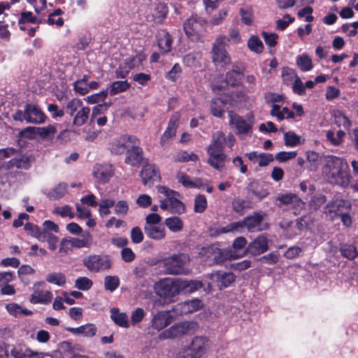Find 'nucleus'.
<instances>
[{
	"instance_id": "nucleus-28",
	"label": "nucleus",
	"mask_w": 358,
	"mask_h": 358,
	"mask_svg": "<svg viewBox=\"0 0 358 358\" xmlns=\"http://www.w3.org/2000/svg\"><path fill=\"white\" fill-rule=\"evenodd\" d=\"M156 296L154 299L155 306H164L175 301L176 297L180 292H155Z\"/></svg>"
},
{
	"instance_id": "nucleus-8",
	"label": "nucleus",
	"mask_w": 358,
	"mask_h": 358,
	"mask_svg": "<svg viewBox=\"0 0 358 358\" xmlns=\"http://www.w3.org/2000/svg\"><path fill=\"white\" fill-rule=\"evenodd\" d=\"M229 39L226 36H219L216 38L212 49L213 61L216 64L225 65L230 62V57L227 54L225 46L228 44Z\"/></svg>"
},
{
	"instance_id": "nucleus-58",
	"label": "nucleus",
	"mask_w": 358,
	"mask_h": 358,
	"mask_svg": "<svg viewBox=\"0 0 358 358\" xmlns=\"http://www.w3.org/2000/svg\"><path fill=\"white\" fill-rule=\"evenodd\" d=\"M54 211L62 217H69L70 219H73L75 217V214L73 212L71 207L68 205L62 207H57L55 208Z\"/></svg>"
},
{
	"instance_id": "nucleus-52",
	"label": "nucleus",
	"mask_w": 358,
	"mask_h": 358,
	"mask_svg": "<svg viewBox=\"0 0 358 358\" xmlns=\"http://www.w3.org/2000/svg\"><path fill=\"white\" fill-rule=\"evenodd\" d=\"M171 38L170 35L165 34L164 36L158 40V45L163 52H168L171 48Z\"/></svg>"
},
{
	"instance_id": "nucleus-50",
	"label": "nucleus",
	"mask_w": 358,
	"mask_h": 358,
	"mask_svg": "<svg viewBox=\"0 0 358 358\" xmlns=\"http://www.w3.org/2000/svg\"><path fill=\"white\" fill-rule=\"evenodd\" d=\"M51 117L55 120H59L64 116V111L60 108L57 104L50 103L47 108Z\"/></svg>"
},
{
	"instance_id": "nucleus-33",
	"label": "nucleus",
	"mask_w": 358,
	"mask_h": 358,
	"mask_svg": "<svg viewBox=\"0 0 358 358\" xmlns=\"http://www.w3.org/2000/svg\"><path fill=\"white\" fill-rule=\"evenodd\" d=\"M67 184L64 182H60L50 189L48 193V196L50 199H59L62 198L67 193Z\"/></svg>"
},
{
	"instance_id": "nucleus-36",
	"label": "nucleus",
	"mask_w": 358,
	"mask_h": 358,
	"mask_svg": "<svg viewBox=\"0 0 358 358\" xmlns=\"http://www.w3.org/2000/svg\"><path fill=\"white\" fill-rule=\"evenodd\" d=\"M29 159L24 156L15 157L10 160L6 165L8 169L13 168L27 169L29 168Z\"/></svg>"
},
{
	"instance_id": "nucleus-55",
	"label": "nucleus",
	"mask_w": 358,
	"mask_h": 358,
	"mask_svg": "<svg viewBox=\"0 0 358 358\" xmlns=\"http://www.w3.org/2000/svg\"><path fill=\"white\" fill-rule=\"evenodd\" d=\"M262 36L266 45L270 48H273L276 45L278 38V35L277 34L262 31Z\"/></svg>"
},
{
	"instance_id": "nucleus-41",
	"label": "nucleus",
	"mask_w": 358,
	"mask_h": 358,
	"mask_svg": "<svg viewBox=\"0 0 358 358\" xmlns=\"http://www.w3.org/2000/svg\"><path fill=\"white\" fill-rule=\"evenodd\" d=\"M199 159L198 156L193 152H187L185 150L179 151L173 158V161L176 162H196Z\"/></svg>"
},
{
	"instance_id": "nucleus-61",
	"label": "nucleus",
	"mask_w": 358,
	"mask_h": 358,
	"mask_svg": "<svg viewBox=\"0 0 358 358\" xmlns=\"http://www.w3.org/2000/svg\"><path fill=\"white\" fill-rule=\"evenodd\" d=\"M115 213L117 215H125L129 211V205L127 201L121 200L115 203Z\"/></svg>"
},
{
	"instance_id": "nucleus-20",
	"label": "nucleus",
	"mask_w": 358,
	"mask_h": 358,
	"mask_svg": "<svg viewBox=\"0 0 358 358\" xmlns=\"http://www.w3.org/2000/svg\"><path fill=\"white\" fill-rule=\"evenodd\" d=\"M172 321L173 317L169 311H159L151 320V327L160 331L171 324Z\"/></svg>"
},
{
	"instance_id": "nucleus-38",
	"label": "nucleus",
	"mask_w": 358,
	"mask_h": 358,
	"mask_svg": "<svg viewBox=\"0 0 358 358\" xmlns=\"http://www.w3.org/2000/svg\"><path fill=\"white\" fill-rule=\"evenodd\" d=\"M248 48L250 51L260 54L264 50V44L257 36L252 35L248 41Z\"/></svg>"
},
{
	"instance_id": "nucleus-54",
	"label": "nucleus",
	"mask_w": 358,
	"mask_h": 358,
	"mask_svg": "<svg viewBox=\"0 0 358 358\" xmlns=\"http://www.w3.org/2000/svg\"><path fill=\"white\" fill-rule=\"evenodd\" d=\"M107 95H108V90H103V91L100 92L99 93H96V94H94L87 96L85 99V100L90 104L97 103L100 101H103L106 99V97L107 96Z\"/></svg>"
},
{
	"instance_id": "nucleus-4",
	"label": "nucleus",
	"mask_w": 358,
	"mask_h": 358,
	"mask_svg": "<svg viewBox=\"0 0 358 358\" xmlns=\"http://www.w3.org/2000/svg\"><path fill=\"white\" fill-rule=\"evenodd\" d=\"M190 262L188 254L180 252L164 257L158 261L164 271L169 275H185L189 273L187 265Z\"/></svg>"
},
{
	"instance_id": "nucleus-47",
	"label": "nucleus",
	"mask_w": 358,
	"mask_h": 358,
	"mask_svg": "<svg viewBox=\"0 0 358 358\" xmlns=\"http://www.w3.org/2000/svg\"><path fill=\"white\" fill-rule=\"evenodd\" d=\"M306 158L309 164L308 169L310 171H315L320 164V157L318 153L314 151H308L306 152Z\"/></svg>"
},
{
	"instance_id": "nucleus-37",
	"label": "nucleus",
	"mask_w": 358,
	"mask_h": 358,
	"mask_svg": "<svg viewBox=\"0 0 358 358\" xmlns=\"http://www.w3.org/2000/svg\"><path fill=\"white\" fill-rule=\"evenodd\" d=\"M129 87L130 84L127 80H120L113 82L107 90L110 95H115L118 93L127 91Z\"/></svg>"
},
{
	"instance_id": "nucleus-44",
	"label": "nucleus",
	"mask_w": 358,
	"mask_h": 358,
	"mask_svg": "<svg viewBox=\"0 0 358 358\" xmlns=\"http://www.w3.org/2000/svg\"><path fill=\"white\" fill-rule=\"evenodd\" d=\"M341 255L348 259H354L358 255L356 247L352 244H343L340 247Z\"/></svg>"
},
{
	"instance_id": "nucleus-53",
	"label": "nucleus",
	"mask_w": 358,
	"mask_h": 358,
	"mask_svg": "<svg viewBox=\"0 0 358 358\" xmlns=\"http://www.w3.org/2000/svg\"><path fill=\"white\" fill-rule=\"evenodd\" d=\"M120 285V279L117 276H106L104 279L105 288L107 290L113 291L116 289Z\"/></svg>"
},
{
	"instance_id": "nucleus-56",
	"label": "nucleus",
	"mask_w": 358,
	"mask_h": 358,
	"mask_svg": "<svg viewBox=\"0 0 358 358\" xmlns=\"http://www.w3.org/2000/svg\"><path fill=\"white\" fill-rule=\"evenodd\" d=\"M145 311L142 308H137L131 314V324L135 325L140 323L145 317Z\"/></svg>"
},
{
	"instance_id": "nucleus-34",
	"label": "nucleus",
	"mask_w": 358,
	"mask_h": 358,
	"mask_svg": "<svg viewBox=\"0 0 358 358\" xmlns=\"http://www.w3.org/2000/svg\"><path fill=\"white\" fill-rule=\"evenodd\" d=\"M13 278L12 272H0V291H15L13 285H8Z\"/></svg>"
},
{
	"instance_id": "nucleus-5",
	"label": "nucleus",
	"mask_w": 358,
	"mask_h": 358,
	"mask_svg": "<svg viewBox=\"0 0 358 358\" xmlns=\"http://www.w3.org/2000/svg\"><path fill=\"white\" fill-rule=\"evenodd\" d=\"M66 110L67 114L73 117V125L77 127L84 125L87 122L91 110L90 107L84 106L83 101L78 98L68 101Z\"/></svg>"
},
{
	"instance_id": "nucleus-21",
	"label": "nucleus",
	"mask_w": 358,
	"mask_h": 358,
	"mask_svg": "<svg viewBox=\"0 0 358 358\" xmlns=\"http://www.w3.org/2000/svg\"><path fill=\"white\" fill-rule=\"evenodd\" d=\"M228 104L232 105L233 103L226 96L222 95L220 97L213 99L210 103V112L212 115L217 117H222L225 110L228 109Z\"/></svg>"
},
{
	"instance_id": "nucleus-45",
	"label": "nucleus",
	"mask_w": 358,
	"mask_h": 358,
	"mask_svg": "<svg viewBox=\"0 0 358 358\" xmlns=\"http://www.w3.org/2000/svg\"><path fill=\"white\" fill-rule=\"evenodd\" d=\"M24 230L28 234L37 238L39 241L45 238V232L42 231L37 225L31 222H27L24 225Z\"/></svg>"
},
{
	"instance_id": "nucleus-10",
	"label": "nucleus",
	"mask_w": 358,
	"mask_h": 358,
	"mask_svg": "<svg viewBox=\"0 0 358 358\" xmlns=\"http://www.w3.org/2000/svg\"><path fill=\"white\" fill-rule=\"evenodd\" d=\"M190 329V324L188 322H180L174 324L169 328L162 331L159 335V341L173 339L187 334Z\"/></svg>"
},
{
	"instance_id": "nucleus-60",
	"label": "nucleus",
	"mask_w": 358,
	"mask_h": 358,
	"mask_svg": "<svg viewBox=\"0 0 358 358\" xmlns=\"http://www.w3.org/2000/svg\"><path fill=\"white\" fill-rule=\"evenodd\" d=\"M245 227L243 225V220L241 222H232L222 229L224 233L237 231L242 232V229Z\"/></svg>"
},
{
	"instance_id": "nucleus-43",
	"label": "nucleus",
	"mask_w": 358,
	"mask_h": 358,
	"mask_svg": "<svg viewBox=\"0 0 358 358\" xmlns=\"http://www.w3.org/2000/svg\"><path fill=\"white\" fill-rule=\"evenodd\" d=\"M145 59V57L142 53H137L135 56H131L125 59L124 65L128 67L129 69H132L138 67L142 62Z\"/></svg>"
},
{
	"instance_id": "nucleus-16",
	"label": "nucleus",
	"mask_w": 358,
	"mask_h": 358,
	"mask_svg": "<svg viewBox=\"0 0 358 358\" xmlns=\"http://www.w3.org/2000/svg\"><path fill=\"white\" fill-rule=\"evenodd\" d=\"M136 136L124 135L114 139L110 144L109 149L113 154L122 155L129 149L132 143H135Z\"/></svg>"
},
{
	"instance_id": "nucleus-15",
	"label": "nucleus",
	"mask_w": 358,
	"mask_h": 358,
	"mask_svg": "<svg viewBox=\"0 0 358 358\" xmlns=\"http://www.w3.org/2000/svg\"><path fill=\"white\" fill-rule=\"evenodd\" d=\"M276 199L280 202V206L287 205L294 210V213L297 215L305 207V203L295 194H278Z\"/></svg>"
},
{
	"instance_id": "nucleus-46",
	"label": "nucleus",
	"mask_w": 358,
	"mask_h": 358,
	"mask_svg": "<svg viewBox=\"0 0 358 358\" xmlns=\"http://www.w3.org/2000/svg\"><path fill=\"white\" fill-rule=\"evenodd\" d=\"M296 64L302 71H308L313 69L312 59L305 54L296 57Z\"/></svg>"
},
{
	"instance_id": "nucleus-12",
	"label": "nucleus",
	"mask_w": 358,
	"mask_h": 358,
	"mask_svg": "<svg viewBox=\"0 0 358 358\" xmlns=\"http://www.w3.org/2000/svg\"><path fill=\"white\" fill-rule=\"evenodd\" d=\"M205 20L196 15L191 16L183 24L184 31L189 38L196 39L197 36L203 29Z\"/></svg>"
},
{
	"instance_id": "nucleus-30",
	"label": "nucleus",
	"mask_w": 358,
	"mask_h": 358,
	"mask_svg": "<svg viewBox=\"0 0 358 358\" xmlns=\"http://www.w3.org/2000/svg\"><path fill=\"white\" fill-rule=\"evenodd\" d=\"M177 179L178 182L186 187H197L200 188L204 185L203 180L200 178L192 180L189 176L182 172H179L177 174Z\"/></svg>"
},
{
	"instance_id": "nucleus-42",
	"label": "nucleus",
	"mask_w": 358,
	"mask_h": 358,
	"mask_svg": "<svg viewBox=\"0 0 358 358\" xmlns=\"http://www.w3.org/2000/svg\"><path fill=\"white\" fill-rule=\"evenodd\" d=\"M345 136V131L341 129L337 131L336 133L332 130H329L326 133L327 139L334 145L341 144Z\"/></svg>"
},
{
	"instance_id": "nucleus-62",
	"label": "nucleus",
	"mask_w": 358,
	"mask_h": 358,
	"mask_svg": "<svg viewBox=\"0 0 358 358\" xmlns=\"http://www.w3.org/2000/svg\"><path fill=\"white\" fill-rule=\"evenodd\" d=\"M294 21V18L290 17L289 15L286 14L282 19H279L276 22V28L279 30L285 29L290 23Z\"/></svg>"
},
{
	"instance_id": "nucleus-48",
	"label": "nucleus",
	"mask_w": 358,
	"mask_h": 358,
	"mask_svg": "<svg viewBox=\"0 0 358 358\" xmlns=\"http://www.w3.org/2000/svg\"><path fill=\"white\" fill-rule=\"evenodd\" d=\"M208 202L206 196L199 194L195 196L194 202V211L196 213H202L207 208Z\"/></svg>"
},
{
	"instance_id": "nucleus-26",
	"label": "nucleus",
	"mask_w": 358,
	"mask_h": 358,
	"mask_svg": "<svg viewBox=\"0 0 358 358\" xmlns=\"http://www.w3.org/2000/svg\"><path fill=\"white\" fill-rule=\"evenodd\" d=\"M145 235L152 239L159 241L166 237V229L162 224L144 227Z\"/></svg>"
},
{
	"instance_id": "nucleus-32",
	"label": "nucleus",
	"mask_w": 358,
	"mask_h": 358,
	"mask_svg": "<svg viewBox=\"0 0 358 358\" xmlns=\"http://www.w3.org/2000/svg\"><path fill=\"white\" fill-rule=\"evenodd\" d=\"M11 355L15 358H43L44 354L43 352H36L30 349H20L15 348L11 350Z\"/></svg>"
},
{
	"instance_id": "nucleus-39",
	"label": "nucleus",
	"mask_w": 358,
	"mask_h": 358,
	"mask_svg": "<svg viewBox=\"0 0 358 358\" xmlns=\"http://www.w3.org/2000/svg\"><path fill=\"white\" fill-rule=\"evenodd\" d=\"M334 122L338 127H343L345 130H348L351 127V122L342 111H335L334 113Z\"/></svg>"
},
{
	"instance_id": "nucleus-51",
	"label": "nucleus",
	"mask_w": 358,
	"mask_h": 358,
	"mask_svg": "<svg viewBox=\"0 0 358 358\" xmlns=\"http://www.w3.org/2000/svg\"><path fill=\"white\" fill-rule=\"evenodd\" d=\"M62 13L61 9L58 8L55 10L52 13H50L48 16V23L51 25H57V27H61L64 24L63 19L60 17V15Z\"/></svg>"
},
{
	"instance_id": "nucleus-2",
	"label": "nucleus",
	"mask_w": 358,
	"mask_h": 358,
	"mask_svg": "<svg viewBox=\"0 0 358 358\" xmlns=\"http://www.w3.org/2000/svg\"><path fill=\"white\" fill-rule=\"evenodd\" d=\"M235 141L236 138L231 134L226 136L221 131L213 133L211 142L206 149L208 156V164L216 170H222L227 159L223 150L224 147L226 145L231 148L234 146Z\"/></svg>"
},
{
	"instance_id": "nucleus-40",
	"label": "nucleus",
	"mask_w": 358,
	"mask_h": 358,
	"mask_svg": "<svg viewBox=\"0 0 358 358\" xmlns=\"http://www.w3.org/2000/svg\"><path fill=\"white\" fill-rule=\"evenodd\" d=\"M285 145L287 147H296L303 143L301 137L296 134L294 131H287L284 134Z\"/></svg>"
},
{
	"instance_id": "nucleus-35",
	"label": "nucleus",
	"mask_w": 358,
	"mask_h": 358,
	"mask_svg": "<svg viewBox=\"0 0 358 358\" xmlns=\"http://www.w3.org/2000/svg\"><path fill=\"white\" fill-rule=\"evenodd\" d=\"M164 224L171 231L173 232H178L183 228L182 220L176 216L166 218L164 220Z\"/></svg>"
},
{
	"instance_id": "nucleus-19",
	"label": "nucleus",
	"mask_w": 358,
	"mask_h": 358,
	"mask_svg": "<svg viewBox=\"0 0 358 358\" xmlns=\"http://www.w3.org/2000/svg\"><path fill=\"white\" fill-rule=\"evenodd\" d=\"M143 159V150L139 147V140L136 137V142L132 143L127 150L125 162L135 166L141 164Z\"/></svg>"
},
{
	"instance_id": "nucleus-13",
	"label": "nucleus",
	"mask_w": 358,
	"mask_h": 358,
	"mask_svg": "<svg viewBox=\"0 0 358 358\" xmlns=\"http://www.w3.org/2000/svg\"><path fill=\"white\" fill-rule=\"evenodd\" d=\"M247 245V240L243 236H240L236 238L233 242V249L234 250V254L232 252L227 250H220L218 251V255L220 256V257H215V259L217 262H222L223 259H236L242 257L243 254L245 253L246 250L242 254H236V252H238L240 250L244 249Z\"/></svg>"
},
{
	"instance_id": "nucleus-57",
	"label": "nucleus",
	"mask_w": 358,
	"mask_h": 358,
	"mask_svg": "<svg viewBox=\"0 0 358 358\" xmlns=\"http://www.w3.org/2000/svg\"><path fill=\"white\" fill-rule=\"evenodd\" d=\"M283 82L287 85H290L297 78L295 71L290 69H284L282 72Z\"/></svg>"
},
{
	"instance_id": "nucleus-9",
	"label": "nucleus",
	"mask_w": 358,
	"mask_h": 358,
	"mask_svg": "<svg viewBox=\"0 0 358 358\" xmlns=\"http://www.w3.org/2000/svg\"><path fill=\"white\" fill-rule=\"evenodd\" d=\"M83 262L91 272L97 273L111 267V260L106 255H89L83 259Z\"/></svg>"
},
{
	"instance_id": "nucleus-27",
	"label": "nucleus",
	"mask_w": 358,
	"mask_h": 358,
	"mask_svg": "<svg viewBox=\"0 0 358 358\" xmlns=\"http://www.w3.org/2000/svg\"><path fill=\"white\" fill-rule=\"evenodd\" d=\"M262 216L259 213H254L253 215L248 216L243 220V225L248 229L249 231H259L262 230Z\"/></svg>"
},
{
	"instance_id": "nucleus-25",
	"label": "nucleus",
	"mask_w": 358,
	"mask_h": 358,
	"mask_svg": "<svg viewBox=\"0 0 358 358\" xmlns=\"http://www.w3.org/2000/svg\"><path fill=\"white\" fill-rule=\"evenodd\" d=\"M27 122L31 123H41L45 120L44 113L35 105L26 104Z\"/></svg>"
},
{
	"instance_id": "nucleus-17",
	"label": "nucleus",
	"mask_w": 358,
	"mask_h": 358,
	"mask_svg": "<svg viewBox=\"0 0 358 358\" xmlns=\"http://www.w3.org/2000/svg\"><path fill=\"white\" fill-rule=\"evenodd\" d=\"M92 173L96 182L104 184L113 176L114 169L110 164H96Z\"/></svg>"
},
{
	"instance_id": "nucleus-31",
	"label": "nucleus",
	"mask_w": 358,
	"mask_h": 358,
	"mask_svg": "<svg viewBox=\"0 0 358 358\" xmlns=\"http://www.w3.org/2000/svg\"><path fill=\"white\" fill-rule=\"evenodd\" d=\"M112 320L119 327L128 328V316L125 313H120L118 308H113L110 310Z\"/></svg>"
},
{
	"instance_id": "nucleus-14",
	"label": "nucleus",
	"mask_w": 358,
	"mask_h": 358,
	"mask_svg": "<svg viewBox=\"0 0 358 358\" xmlns=\"http://www.w3.org/2000/svg\"><path fill=\"white\" fill-rule=\"evenodd\" d=\"M92 242V237L89 232H85L83 234V238H63L61 241L59 251L62 252L65 248H88L90 246Z\"/></svg>"
},
{
	"instance_id": "nucleus-59",
	"label": "nucleus",
	"mask_w": 358,
	"mask_h": 358,
	"mask_svg": "<svg viewBox=\"0 0 358 358\" xmlns=\"http://www.w3.org/2000/svg\"><path fill=\"white\" fill-rule=\"evenodd\" d=\"M92 285V280L86 277H80L76 280V287L78 289L87 290L91 288Z\"/></svg>"
},
{
	"instance_id": "nucleus-64",
	"label": "nucleus",
	"mask_w": 358,
	"mask_h": 358,
	"mask_svg": "<svg viewBox=\"0 0 358 358\" xmlns=\"http://www.w3.org/2000/svg\"><path fill=\"white\" fill-rule=\"evenodd\" d=\"M200 57H201L200 55L198 53L188 54L184 57L183 63L187 66H189V67L195 66H196Z\"/></svg>"
},
{
	"instance_id": "nucleus-22",
	"label": "nucleus",
	"mask_w": 358,
	"mask_h": 358,
	"mask_svg": "<svg viewBox=\"0 0 358 358\" xmlns=\"http://www.w3.org/2000/svg\"><path fill=\"white\" fill-rule=\"evenodd\" d=\"M268 248V239L261 235L251 242L247 247L246 251L255 256L266 252Z\"/></svg>"
},
{
	"instance_id": "nucleus-49",
	"label": "nucleus",
	"mask_w": 358,
	"mask_h": 358,
	"mask_svg": "<svg viewBox=\"0 0 358 358\" xmlns=\"http://www.w3.org/2000/svg\"><path fill=\"white\" fill-rule=\"evenodd\" d=\"M176 130V124L175 121H170L168 127L164 131L163 136L161 138V144L164 145L166 142L171 138H172L175 134Z\"/></svg>"
},
{
	"instance_id": "nucleus-63",
	"label": "nucleus",
	"mask_w": 358,
	"mask_h": 358,
	"mask_svg": "<svg viewBox=\"0 0 358 358\" xmlns=\"http://www.w3.org/2000/svg\"><path fill=\"white\" fill-rule=\"evenodd\" d=\"M296 155H297V152L296 151H289V152L282 151V152H278L275 155V159L279 162H286L289 159L295 158Z\"/></svg>"
},
{
	"instance_id": "nucleus-3",
	"label": "nucleus",
	"mask_w": 358,
	"mask_h": 358,
	"mask_svg": "<svg viewBox=\"0 0 358 358\" xmlns=\"http://www.w3.org/2000/svg\"><path fill=\"white\" fill-rule=\"evenodd\" d=\"M322 174L331 184L348 187L350 182L349 165L341 157L329 155L324 158Z\"/></svg>"
},
{
	"instance_id": "nucleus-6",
	"label": "nucleus",
	"mask_w": 358,
	"mask_h": 358,
	"mask_svg": "<svg viewBox=\"0 0 358 358\" xmlns=\"http://www.w3.org/2000/svg\"><path fill=\"white\" fill-rule=\"evenodd\" d=\"M229 124L236 131L237 134H249L255 123L252 113H248L245 116H241L232 111H229Z\"/></svg>"
},
{
	"instance_id": "nucleus-23",
	"label": "nucleus",
	"mask_w": 358,
	"mask_h": 358,
	"mask_svg": "<svg viewBox=\"0 0 358 358\" xmlns=\"http://www.w3.org/2000/svg\"><path fill=\"white\" fill-rule=\"evenodd\" d=\"M19 138L45 141V127H27L19 132Z\"/></svg>"
},
{
	"instance_id": "nucleus-18",
	"label": "nucleus",
	"mask_w": 358,
	"mask_h": 358,
	"mask_svg": "<svg viewBox=\"0 0 358 358\" xmlns=\"http://www.w3.org/2000/svg\"><path fill=\"white\" fill-rule=\"evenodd\" d=\"M167 7L164 3H153L150 8L147 20L156 24L162 23L167 14Z\"/></svg>"
},
{
	"instance_id": "nucleus-29",
	"label": "nucleus",
	"mask_w": 358,
	"mask_h": 358,
	"mask_svg": "<svg viewBox=\"0 0 358 358\" xmlns=\"http://www.w3.org/2000/svg\"><path fill=\"white\" fill-rule=\"evenodd\" d=\"M241 77H242V73L240 69H233L227 73L224 85L218 87L217 85H214L213 86V90H215L216 89L221 90V88L225 87L226 85L234 86L238 83V82L241 79Z\"/></svg>"
},
{
	"instance_id": "nucleus-11",
	"label": "nucleus",
	"mask_w": 358,
	"mask_h": 358,
	"mask_svg": "<svg viewBox=\"0 0 358 358\" xmlns=\"http://www.w3.org/2000/svg\"><path fill=\"white\" fill-rule=\"evenodd\" d=\"M157 190L164 196H169L171 213L181 215L185 212L186 208L185 204L177 198L178 196V192L161 185L157 187Z\"/></svg>"
},
{
	"instance_id": "nucleus-7",
	"label": "nucleus",
	"mask_w": 358,
	"mask_h": 358,
	"mask_svg": "<svg viewBox=\"0 0 358 358\" xmlns=\"http://www.w3.org/2000/svg\"><path fill=\"white\" fill-rule=\"evenodd\" d=\"M208 339L204 336H194L190 343L183 349L182 358H201L208 348Z\"/></svg>"
},
{
	"instance_id": "nucleus-24",
	"label": "nucleus",
	"mask_w": 358,
	"mask_h": 358,
	"mask_svg": "<svg viewBox=\"0 0 358 358\" xmlns=\"http://www.w3.org/2000/svg\"><path fill=\"white\" fill-rule=\"evenodd\" d=\"M141 178L145 185L150 186L154 182L159 179V171L155 165L147 164L141 170Z\"/></svg>"
},
{
	"instance_id": "nucleus-1",
	"label": "nucleus",
	"mask_w": 358,
	"mask_h": 358,
	"mask_svg": "<svg viewBox=\"0 0 358 358\" xmlns=\"http://www.w3.org/2000/svg\"><path fill=\"white\" fill-rule=\"evenodd\" d=\"M211 282H203L200 280H186L182 278H165L156 282L155 291H197L203 289L212 290L228 287L235 280L232 273L216 271L210 274Z\"/></svg>"
}]
</instances>
